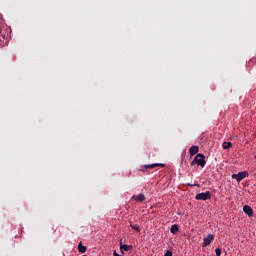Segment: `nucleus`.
Listing matches in <instances>:
<instances>
[{"label": "nucleus", "mask_w": 256, "mask_h": 256, "mask_svg": "<svg viewBox=\"0 0 256 256\" xmlns=\"http://www.w3.org/2000/svg\"><path fill=\"white\" fill-rule=\"evenodd\" d=\"M189 153L191 157H193V155H197L199 153V146H191L189 148Z\"/></svg>", "instance_id": "7"}, {"label": "nucleus", "mask_w": 256, "mask_h": 256, "mask_svg": "<svg viewBox=\"0 0 256 256\" xmlns=\"http://www.w3.org/2000/svg\"><path fill=\"white\" fill-rule=\"evenodd\" d=\"M195 199L197 201H209V199H211V192L206 191V192L198 193L195 196Z\"/></svg>", "instance_id": "2"}, {"label": "nucleus", "mask_w": 256, "mask_h": 256, "mask_svg": "<svg viewBox=\"0 0 256 256\" xmlns=\"http://www.w3.org/2000/svg\"><path fill=\"white\" fill-rule=\"evenodd\" d=\"M145 167L146 169H155V167H165V164L154 163V164L145 165Z\"/></svg>", "instance_id": "8"}, {"label": "nucleus", "mask_w": 256, "mask_h": 256, "mask_svg": "<svg viewBox=\"0 0 256 256\" xmlns=\"http://www.w3.org/2000/svg\"><path fill=\"white\" fill-rule=\"evenodd\" d=\"M132 199H135L136 201H139V203L145 201L146 197L145 194L141 193L138 194L137 196H133Z\"/></svg>", "instance_id": "9"}, {"label": "nucleus", "mask_w": 256, "mask_h": 256, "mask_svg": "<svg viewBox=\"0 0 256 256\" xmlns=\"http://www.w3.org/2000/svg\"><path fill=\"white\" fill-rule=\"evenodd\" d=\"M231 147H233V143L231 142H223L222 144L223 149H231Z\"/></svg>", "instance_id": "13"}, {"label": "nucleus", "mask_w": 256, "mask_h": 256, "mask_svg": "<svg viewBox=\"0 0 256 256\" xmlns=\"http://www.w3.org/2000/svg\"><path fill=\"white\" fill-rule=\"evenodd\" d=\"M78 251L79 253H87V246H83V242H79Z\"/></svg>", "instance_id": "10"}, {"label": "nucleus", "mask_w": 256, "mask_h": 256, "mask_svg": "<svg viewBox=\"0 0 256 256\" xmlns=\"http://www.w3.org/2000/svg\"><path fill=\"white\" fill-rule=\"evenodd\" d=\"M5 31L2 30L0 32V41L2 43V45H7L8 41H9V35H5Z\"/></svg>", "instance_id": "4"}, {"label": "nucleus", "mask_w": 256, "mask_h": 256, "mask_svg": "<svg viewBox=\"0 0 256 256\" xmlns=\"http://www.w3.org/2000/svg\"><path fill=\"white\" fill-rule=\"evenodd\" d=\"M243 211L246 215H248V217H253L254 215L253 208H251L249 205L243 206Z\"/></svg>", "instance_id": "6"}, {"label": "nucleus", "mask_w": 256, "mask_h": 256, "mask_svg": "<svg viewBox=\"0 0 256 256\" xmlns=\"http://www.w3.org/2000/svg\"><path fill=\"white\" fill-rule=\"evenodd\" d=\"M245 177H249V172L247 171H242L239 172L238 174H232V179H236L238 183H241Z\"/></svg>", "instance_id": "3"}, {"label": "nucleus", "mask_w": 256, "mask_h": 256, "mask_svg": "<svg viewBox=\"0 0 256 256\" xmlns=\"http://www.w3.org/2000/svg\"><path fill=\"white\" fill-rule=\"evenodd\" d=\"M164 256H173V252L171 250H167Z\"/></svg>", "instance_id": "15"}, {"label": "nucleus", "mask_w": 256, "mask_h": 256, "mask_svg": "<svg viewBox=\"0 0 256 256\" xmlns=\"http://www.w3.org/2000/svg\"><path fill=\"white\" fill-rule=\"evenodd\" d=\"M131 229H134V231H137V233H141V228L137 224H131Z\"/></svg>", "instance_id": "14"}, {"label": "nucleus", "mask_w": 256, "mask_h": 256, "mask_svg": "<svg viewBox=\"0 0 256 256\" xmlns=\"http://www.w3.org/2000/svg\"><path fill=\"white\" fill-rule=\"evenodd\" d=\"M213 239H215V236L213 234H209L206 238H204L202 247H207L211 245V241H213Z\"/></svg>", "instance_id": "5"}, {"label": "nucleus", "mask_w": 256, "mask_h": 256, "mask_svg": "<svg viewBox=\"0 0 256 256\" xmlns=\"http://www.w3.org/2000/svg\"><path fill=\"white\" fill-rule=\"evenodd\" d=\"M215 254H216L217 256H221V249L216 248V249H215Z\"/></svg>", "instance_id": "16"}, {"label": "nucleus", "mask_w": 256, "mask_h": 256, "mask_svg": "<svg viewBox=\"0 0 256 256\" xmlns=\"http://www.w3.org/2000/svg\"><path fill=\"white\" fill-rule=\"evenodd\" d=\"M121 245H123V239H120V249H121Z\"/></svg>", "instance_id": "18"}, {"label": "nucleus", "mask_w": 256, "mask_h": 256, "mask_svg": "<svg viewBox=\"0 0 256 256\" xmlns=\"http://www.w3.org/2000/svg\"><path fill=\"white\" fill-rule=\"evenodd\" d=\"M130 249H133V246L127 245V244H121V253H124L123 251H129Z\"/></svg>", "instance_id": "12"}, {"label": "nucleus", "mask_w": 256, "mask_h": 256, "mask_svg": "<svg viewBox=\"0 0 256 256\" xmlns=\"http://www.w3.org/2000/svg\"><path fill=\"white\" fill-rule=\"evenodd\" d=\"M191 167H193V165H199L200 167H205V165H207V162L205 161V155L199 153L195 156V158L193 159V161L190 163Z\"/></svg>", "instance_id": "1"}, {"label": "nucleus", "mask_w": 256, "mask_h": 256, "mask_svg": "<svg viewBox=\"0 0 256 256\" xmlns=\"http://www.w3.org/2000/svg\"><path fill=\"white\" fill-rule=\"evenodd\" d=\"M178 231H179V226L177 224H174L171 226L170 233H172V235H177Z\"/></svg>", "instance_id": "11"}, {"label": "nucleus", "mask_w": 256, "mask_h": 256, "mask_svg": "<svg viewBox=\"0 0 256 256\" xmlns=\"http://www.w3.org/2000/svg\"><path fill=\"white\" fill-rule=\"evenodd\" d=\"M189 187H199V184H188Z\"/></svg>", "instance_id": "17"}]
</instances>
